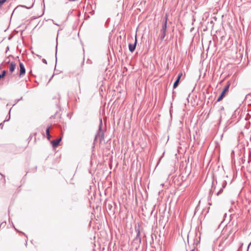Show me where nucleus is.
<instances>
[{"label": "nucleus", "instance_id": "f257e3e1", "mask_svg": "<svg viewBox=\"0 0 251 251\" xmlns=\"http://www.w3.org/2000/svg\"><path fill=\"white\" fill-rule=\"evenodd\" d=\"M167 20H168V15L166 14L164 17V21L163 23L162 27L160 31V33L159 35V39L162 41L166 35L167 32Z\"/></svg>", "mask_w": 251, "mask_h": 251}, {"label": "nucleus", "instance_id": "f03ea898", "mask_svg": "<svg viewBox=\"0 0 251 251\" xmlns=\"http://www.w3.org/2000/svg\"><path fill=\"white\" fill-rule=\"evenodd\" d=\"M102 119H100V125L99 129L95 135V141L99 140L101 143L104 139V131L102 130Z\"/></svg>", "mask_w": 251, "mask_h": 251}, {"label": "nucleus", "instance_id": "7ed1b4c3", "mask_svg": "<svg viewBox=\"0 0 251 251\" xmlns=\"http://www.w3.org/2000/svg\"><path fill=\"white\" fill-rule=\"evenodd\" d=\"M230 85V83L228 82L227 84L225 86L221 95L218 97L217 101H220L223 99V98L225 97L226 93L228 90Z\"/></svg>", "mask_w": 251, "mask_h": 251}, {"label": "nucleus", "instance_id": "20e7f679", "mask_svg": "<svg viewBox=\"0 0 251 251\" xmlns=\"http://www.w3.org/2000/svg\"><path fill=\"white\" fill-rule=\"evenodd\" d=\"M135 231L137 232V235L134 238L133 241L134 243L138 244L139 245L141 243V238L140 237V231L139 228H135Z\"/></svg>", "mask_w": 251, "mask_h": 251}, {"label": "nucleus", "instance_id": "39448f33", "mask_svg": "<svg viewBox=\"0 0 251 251\" xmlns=\"http://www.w3.org/2000/svg\"><path fill=\"white\" fill-rule=\"evenodd\" d=\"M182 73H179L177 75V77L176 78V81H175L174 83V85H173V88L174 89H175L176 88L178 84H179V80H180V79L181 78V77L182 76Z\"/></svg>", "mask_w": 251, "mask_h": 251}, {"label": "nucleus", "instance_id": "423d86ee", "mask_svg": "<svg viewBox=\"0 0 251 251\" xmlns=\"http://www.w3.org/2000/svg\"><path fill=\"white\" fill-rule=\"evenodd\" d=\"M20 76L24 75L25 73V69L23 63L20 62Z\"/></svg>", "mask_w": 251, "mask_h": 251}, {"label": "nucleus", "instance_id": "0eeeda50", "mask_svg": "<svg viewBox=\"0 0 251 251\" xmlns=\"http://www.w3.org/2000/svg\"><path fill=\"white\" fill-rule=\"evenodd\" d=\"M136 44H137V40H136V38H135V41L134 43L133 44H129V45H128V49H129V50L130 51L133 52V51H134V50H135V48H136Z\"/></svg>", "mask_w": 251, "mask_h": 251}, {"label": "nucleus", "instance_id": "6e6552de", "mask_svg": "<svg viewBox=\"0 0 251 251\" xmlns=\"http://www.w3.org/2000/svg\"><path fill=\"white\" fill-rule=\"evenodd\" d=\"M61 141V137L59 139L52 141L51 143L53 148L56 147L59 145V143Z\"/></svg>", "mask_w": 251, "mask_h": 251}, {"label": "nucleus", "instance_id": "1a4fd4ad", "mask_svg": "<svg viewBox=\"0 0 251 251\" xmlns=\"http://www.w3.org/2000/svg\"><path fill=\"white\" fill-rule=\"evenodd\" d=\"M16 67V64L14 62H11L9 65V71L11 73H12L15 70Z\"/></svg>", "mask_w": 251, "mask_h": 251}, {"label": "nucleus", "instance_id": "9d476101", "mask_svg": "<svg viewBox=\"0 0 251 251\" xmlns=\"http://www.w3.org/2000/svg\"><path fill=\"white\" fill-rule=\"evenodd\" d=\"M226 184H227L226 181L224 180L222 182V187L221 188H220L219 191L217 193V195H219L221 193H222V192H223V189L226 186Z\"/></svg>", "mask_w": 251, "mask_h": 251}, {"label": "nucleus", "instance_id": "9b49d317", "mask_svg": "<svg viewBox=\"0 0 251 251\" xmlns=\"http://www.w3.org/2000/svg\"><path fill=\"white\" fill-rule=\"evenodd\" d=\"M50 127L49 126L46 129V134H47V138L48 139V140H50L51 138V135H50Z\"/></svg>", "mask_w": 251, "mask_h": 251}, {"label": "nucleus", "instance_id": "f8f14e48", "mask_svg": "<svg viewBox=\"0 0 251 251\" xmlns=\"http://www.w3.org/2000/svg\"><path fill=\"white\" fill-rule=\"evenodd\" d=\"M11 108L10 109L8 113V115L7 116L6 119L3 121V122H5L6 121H8L10 119V111H11Z\"/></svg>", "mask_w": 251, "mask_h": 251}, {"label": "nucleus", "instance_id": "ddd939ff", "mask_svg": "<svg viewBox=\"0 0 251 251\" xmlns=\"http://www.w3.org/2000/svg\"><path fill=\"white\" fill-rule=\"evenodd\" d=\"M6 0H0V7L5 2Z\"/></svg>", "mask_w": 251, "mask_h": 251}, {"label": "nucleus", "instance_id": "4468645a", "mask_svg": "<svg viewBox=\"0 0 251 251\" xmlns=\"http://www.w3.org/2000/svg\"><path fill=\"white\" fill-rule=\"evenodd\" d=\"M6 73V71L5 70H3L2 71V73L1 74L4 77Z\"/></svg>", "mask_w": 251, "mask_h": 251}, {"label": "nucleus", "instance_id": "2eb2a0df", "mask_svg": "<svg viewBox=\"0 0 251 251\" xmlns=\"http://www.w3.org/2000/svg\"><path fill=\"white\" fill-rule=\"evenodd\" d=\"M22 98H22V97H21L20 99H17V100H16V102H15V103L13 104V105H15L17 102H18L19 100H22Z\"/></svg>", "mask_w": 251, "mask_h": 251}, {"label": "nucleus", "instance_id": "dca6fc26", "mask_svg": "<svg viewBox=\"0 0 251 251\" xmlns=\"http://www.w3.org/2000/svg\"><path fill=\"white\" fill-rule=\"evenodd\" d=\"M42 60L43 63H45L46 64H47V62L45 59H42Z\"/></svg>", "mask_w": 251, "mask_h": 251}, {"label": "nucleus", "instance_id": "f3484780", "mask_svg": "<svg viewBox=\"0 0 251 251\" xmlns=\"http://www.w3.org/2000/svg\"><path fill=\"white\" fill-rule=\"evenodd\" d=\"M3 75L1 74H0V80L1 79V78H3Z\"/></svg>", "mask_w": 251, "mask_h": 251}, {"label": "nucleus", "instance_id": "a211bd4d", "mask_svg": "<svg viewBox=\"0 0 251 251\" xmlns=\"http://www.w3.org/2000/svg\"><path fill=\"white\" fill-rule=\"evenodd\" d=\"M53 24H54V25H58V24H56V23H54L53 22Z\"/></svg>", "mask_w": 251, "mask_h": 251}, {"label": "nucleus", "instance_id": "6ab92c4d", "mask_svg": "<svg viewBox=\"0 0 251 251\" xmlns=\"http://www.w3.org/2000/svg\"><path fill=\"white\" fill-rule=\"evenodd\" d=\"M191 251H196L195 250L193 249V250H192Z\"/></svg>", "mask_w": 251, "mask_h": 251}, {"label": "nucleus", "instance_id": "aec40b11", "mask_svg": "<svg viewBox=\"0 0 251 251\" xmlns=\"http://www.w3.org/2000/svg\"><path fill=\"white\" fill-rule=\"evenodd\" d=\"M251 244V242H250V243L249 244V246H250Z\"/></svg>", "mask_w": 251, "mask_h": 251}, {"label": "nucleus", "instance_id": "412c9836", "mask_svg": "<svg viewBox=\"0 0 251 251\" xmlns=\"http://www.w3.org/2000/svg\"><path fill=\"white\" fill-rule=\"evenodd\" d=\"M38 56L39 57H40V58H41V56H39V55H38Z\"/></svg>", "mask_w": 251, "mask_h": 251}]
</instances>
